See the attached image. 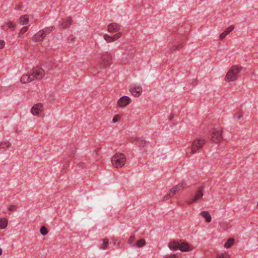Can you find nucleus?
<instances>
[{"instance_id": "nucleus-1", "label": "nucleus", "mask_w": 258, "mask_h": 258, "mask_svg": "<svg viewBox=\"0 0 258 258\" xmlns=\"http://www.w3.org/2000/svg\"><path fill=\"white\" fill-rule=\"evenodd\" d=\"M44 75L45 72L43 69L36 67L34 68L29 74L23 75L21 78V82L25 84L35 80H40L44 76Z\"/></svg>"}, {"instance_id": "nucleus-2", "label": "nucleus", "mask_w": 258, "mask_h": 258, "mask_svg": "<svg viewBox=\"0 0 258 258\" xmlns=\"http://www.w3.org/2000/svg\"><path fill=\"white\" fill-rule=\"evenodd\" d=\"M126 160V157L123 154L116 153L111 157V162L114 167L120 168L124 166Z\"/></svg>"}, {"instance_id": "nucleus-3", "label": "nucleus", "mask_w": 258, "mask_h": 258, "mask_svg": "<svg viewBox=\"0 0 258 258\" xmlns=\"http://www.w3.org/2000/svg\"><path fill=\"white\" fill-rule=\"evenodd\" d=\"M241 67L238 66H233L227 72L225 80L226 81H233L237 79L238 73L241 71Z\"/></svg>"}, {"instance_id": "nucleus-4", "label": "nucleus", "mask_w": 258, "mask_h": 258, "mask_svg": "<svg viewBox=\"0 0 258 258\" xmlns=\"http://www.w3.org/2000/svg\"><path fill=\"white\" fill-rule=\"evenodd\" d=\"M222 130L220 127L213 128L210 131L211 139L213 142L219 143L223 140Z\"/></svg>"}, {"instance_id": "nucleus-5", "label": "nucleus", "mask_w": 258, "mask_h": 258, "mask_svg": "<svg viewBox=\"0 0 258 258\" xmlns=\"http://www.w3.org/2000/svg\"><path fill=\"white\" fill-rule=\"evenodd\" d=\"M205 143V140L204 139L197 138L195 139L191 144L190 154H194L198 152L203 147Z\"/></svg>"}, {"instance_id": "nucleus-6", "label": "nucleus", "mask_w": 258, "mask_h": 258, "mask_svg": "<svg viewBox=\"0 0 258 258\" xmlns=\"http://www.w3.org/2000/svg\"><path fill=\"white\" fill-rule=\"evenodd\" d=\"M100 56V62L99 64L100 68H104L109 66L111 63L112 56L108 52L102 53Z\"/></svg>"}, {"instance_id": "nucleus-7", "label": "nucleus", "mask_w": 258, "mask_h": 258, "mask_svg": "<svg viewBox=\"0 0 258 258\" xmlns=\"http://www.w3.org/2000/svg\"><path fill=\"white\" fill-rule=\"evenodd\" d=\"M136 52L135 47L130 45L126 47L125 51L123 54L122 59L124 60H128L134 56Z\"/></svg>"}, {"instance_id": "nucleus-8", "label": "nucleus", "mask_w": 258, "mask_h": 258, "mask_svg": "<svg viewBox=\"0 0 258 258\" xmlns=\"http://www.w3.org/2000/svg\"><path fill=\"white\" fill-rule=\"evenodd\" d=\"M43 110V104L41 103H38L32 106L31 109V112L34 116H38Z\"/></svg>"}, {"instance_id": "nucleus-9", "label": "nucleus", "mask_w": 258, "mask_h": 258, "mask_svg": "<svg viewBox=\"0 0 258 258\" xmlns=\"http://www.w3.org/2000/svg\"><path fill=\"white\" fill-rule=\"evenodd\" d=\"M203 196V191L201 190H199L196 192L194 198L190 200L187 201L186 203L187 204L190 205L194 203L199 202L202 199Z\"/></svg>"}, {"instance_id": "nucleus-10", "label": "nucleus", "mask_w": 258, "mask_h": 258, "mask_svg": "<svg viewBox=\"0 0 258 258\" xmlns=\"http://www.w3.org/2000/svg\"><path fill=\"white\" fill-rule=\"evenodd\" d=\"M179 249L182 252H187L194 249V246L189 245V244L185 241L179 243Z\"/></svg>"}, {"instance_id": "nucleus-11", "label": "nucleus", "mask_w": 258, "mask_h": 258, "mask_svg": "<svg viewBox=\"0 0 258 258\" xmlns=\"http://www.w3.org/2000/svg\"><path fill=\"white\" fill-rule=\"evenodd\" d=\"M130 141L132 143H136L137 145L140 148L144 147L146 144V141L144 140L139 139L137 137L132 138L130 139Z\"/></svg>"}, {"instance_id": "nucleus-12", "label": "nucleus", "mask_w": 258, "mask_h": 258, "mask_svg": "<svg viewBox=\"0 0 258 258\" xmlns=\"http://www.w3.org/2000/svg\"><path fill=\"white\" fill-rule=\"evenodd\" d=\"M130 91L134 96L139 97L141 95L142 88L140 86L131 87Z\"/></svg>"}, {"instance_id": "nucleus-13", "label": "nucleus", "mask_w": 258, "mask_h": 258, "mask_svg": "<svg viewBox=\"0 0 258 258\" xmlns=\"http://www.w3.org/2000/svg\"><path fill=\"white\" fill-rule=\"evenodd\" d=\"M131 101L130 98H119L117 101V105L121 107H124L128 105Z\"/></svg>"}, {"instance_id": "nucleus-14", "label": "nucleus", "mask_w": 258, "mask_h": 258, "mask_svg": "<svg viewBox=\"0 0 258 258\" xmlns=\"http://www.w3.org/2000/svg\"><path fill=\"white\" fill-rule=\"evenodd\" d=\"M72 18L69 17L65 19H62V22L60 24L61 27L63 29L69 28L72 25Z\"/></svg>"}, {"instance_id": "nucleus-15", "label": "nucleus", "mask_w": 258, "mask_h": 258, "mask_svg": "<svg viewBox=\"0 0 258 258\" xmlns=\"http://www.w3.org/2000/svg\"><path fill=\"white\" fill-rule=\"evenodd\" d=\"M41 30L39 31L38 33L35 34L32 37V40L34 42H38L42 40V39L45 37V35L43 34Z\"/></svg>"}, {"instance_id": "nucleus-16", "label": "nucleus", "mask_w": 258, "mask_h": 258, "mask_svg": "<svg viewBox=\"0 0 258 258\" xmlns=\"http://www.w3.org/2000/svg\"><path fill=\"white\" fill-rule=\"evenodd\" d=\"M119 30V26L118 24L114 23L108 26V31L110 33L115 32Z\"/></svg>"}, {"instance_id": "nucleus-17", "label": "nucleus", "mask_w": 258, "mask_h": 258, "mask_svg": "<svg viewBox=\"0 0 258 258\" xmlns=\"http://www.w3.org/2000/svg\"><path fill=\"white\" fill-rule=\"evenodd\" d=\"M179 242L177 241H172L168 243V247L172 250H176L179 249Z\"/></svg>"}, {"instance_id": "nucleus-18", "label": "nucleus", "mask_w": 258, "mask_h": 258, "mask_svg": "<svg viewBox=\"0 0 258 258\" xmlns=\"http://www.w3.org/2000/svg\"><path fill=\"white\" fill-rule=\"evenodd\" d=\"M234 26L231 25L228 27L223 33L220 35V38L223 39L230 32L234 29Z\"/></svg>"}, {"instance_id": "nucleus-19", "label": "nucleus", "mask_w": 258, "mask_h": 258, "mask_svg": "<svg viewBox=\"0 0 258 258\" xmlns=\"http://www.w3.org/2000/svg\"><path fill=\"white\" fill-rule=\"evenodd\" d=\"M200 214L205 219L206 222L209 223L211 221L212 218L208 211H202Z\"/></svg>"}, {"instance_id": "nucleus-20", "label": "nucleus", "mask_w": 258, "mask_h": 258, "mask_svg": "<svg viewBox=\"0 0 258 258\" xmlns=\"http://www.w3.org/2000/svg\"><path fill=\"white\" fill-rule=\"evenodd\" d=\"M11 143L8 140H4L0 143V149H6L11 147Z\"/></svg>"}, {"instance_id": "nucleus-21", "label": "nucleus", "mask_w": 258, "mask_h": 258, "mask_svg": "<svg viewBox=\"0 0 258 258\" xmlns=\"http://www.w3.org/2000/svg\"><path fill=\"white\" fill-rule=\"evenodd\" d=\"M8 224V219L5 218H0V229H5Z\"/></svg>"}, {"instance_id": "nucleus-22", "label": "nucleus", "mask_w": 258, "mask_h": 258, "mask_svg": "<svg viewBox=\"0 0 258 258\" xmlns=\"http://www.w3.org/2000/svg\"><path fill=\"white\" fill-rule=\"evenodd\" d=\"M29 22V19L26 15H22L19 19V22L21 25L27 24Z\"/></svg>"}, {"instance_id": "nucleus-23", "label": "nucleus", "mask_w": 258, "mask_h": 258, "mask_svg": "<svg viewBox=\"0 0 258 258\" xmlns=\"http://www.w3.org/2000/svg\"><path fill=\"white\" fill-rule=\"evenodd\" d=\"M234 243V239L233 238H230L225 243L224 247L226 248H229L233 245Z\"/></svg>"}, {"instance_id": "nucleus-24", "label": "nucleus", "mask_w": 258, "mask_h": 258, "mask_svg": "<svg viewBox=\"0 0 258 258\" xmlns=\"http://www.w3.org/2000/svg\"><path fill=\"white\" fill-rule=\"evenodd\" d=\"M216 258H232L231 255L227 252H219L216 255Z\"/></svg>"}, {"instance_id": "nucleus-25", "label": "nucleus", "mask_w": 258, "mask_h": 258, "mask_svg": "<svg viewBox=\"0 0 258 258\" xmlns=\"http://www.w3.org/2000/svg\"><path fill=\"white\" fill-rule=\"evenodd\" d=\"M146 242L144 239H140L136 241L135 245L133 246H136L137 247H142L145 245Z\"/></svg>"}, {"instance_id": "nucleus-26", "label": "nucleus", "mask_w": 258, "mask_h": 258, "mask_svg": "<svg viewBox=\"0 0 258 258\" xmlns=\"http://www.w3.org/2000/svg\"><path fill=\"white\" fill-rule=\"evenodd\" d=\"M55 27L54 26H50L49 27H46L42 30H41L42 33H43L44 35H45V36H46V35L49 34L51 31H52L54 29Z\"/></svg>"}, {"instance_id": "nucleus-27", "label": "nucleus", "mask_w": 258, "mask_h": 258, "mask_svg": "<svg viewBox=\"0 0 258 258\" xmlns=\"http://www.w3.org/2000/svg\"><path fill=\"white\" fill-rule=\"evenodd\" d=\"M102 244L100 245V247L103 249H106L109 245V241L107 239L105 238L102 240Z\"/></svg>"}, {"instance_id": "nucleus-28", "label": "nucleus", "mask_w": 258, "mask_h": 258, "mask_svg": "<svg viewBox=\"0 0 258 258\" xmlns=\"http://www.w3.org/2000/svg\"><path fill=\"white\" fill-rule=\"evenodd\" d=\"M16 26V25L12 21H9L6 25H4L2 26L3 29H5L6 27H7L8 28L13 30Z\"/></svg>"}, {"instance_id": "nucleus-29", "label": "nucleus", "mask_w": 258, "mask_h": 258, "mask_svg": "<svg viewBox=\"0 0 258 258\" xmlns=\"http://www.w3.org/2000/svg\"><path fill=\"white\" fill-rule=\"evenodd\" d=\"M181 190V189H180V188H179V185L177 184V185H176L174 186L170 190V192L172 193V195H174L177 194L178 192H179Z\"/></svg>"}, {"instance_id": "nucleus-30", "label": "nucleus", "mask_w": 258, "mask_h": 258, "mask_svg": "<svg viewBox=\"0 0 258 258\" xmlns=\"http://www.w3.org/2000/svg\"><path fill=\"white\" fill-rule=\"evenodd\" d=\"M181 190V189H180V188H179V185L177 184V185H176L174 186L170 190V192L172 193V195H174L177 194L178 192H179Z\"/></svg>"}, {"instance_id": "nucleus-31", "label": "nucleus", "mask_w": 258, "mask_h": 258, "mask_svg": "<svg viewBox=\"0 0 258 258\" xmlns=\"http://www.w3.org/2000/svg\"><path fill=\"white\" fill-rule=\"evenodd\" d=\"M219 226L221 228L226 230L228 228V224L225 221H222L219 223Z\"/></svg>"}, {"instance_id": "nucleus-32", "label": "nucleus", "mask_w": 258, "mask_h": 258, "mask_svg": "<svg viewBox=\"0 0 258 258\" xmlns=\"http://www.w3.org/2000/svg\"><path fill=\"white\" fill-rule=\"evenodd\" d=\"M103 37L107 42H112L114 41L112 36H110L108 34H104Z\"/></svg>"}, {"instance_id": "nucleus-33", "label": "nucleus", "mask_w": 258, "mask_h": 258, "mask_svg": "<svg viewBox=\"0 0 258 258\" xmlns=\"http://www.w3.org/2000/svg\"><path fill=\"white\" fill-rule=\"evenodd\" d=\"M187 182L185 180H182L179 184H178L179 188H180L181 190L184 188Z\"/></svg>"}, {"instance_id": "nucleus-34", "label": "nucleus", "mask_w": 258, "mask_h": 258, "mask_svg": "<svg viewBox=\"0 0 258 258\" xmlns=\"http://www.w3.org/2000/svg\"><path fill=\"white\" fill-rule=\"evenodd\" d=\"M135 239H136V237H135V235H131L129 237L128 240V244L132 245L133 246V244L134 243Z\"/></svg>"}, {"instance_id": "nucleus-35", "label": "nucleus", "mask_w": 258, "mask_h": 258, "mask_svg": "<svg viewBox=\"0 0 258 258\" xmlns=\"http://www.w3.org/2000/svg\"><path fill=\"white\" fill-rule=\"evenodd\" d=\"M40 233L43 235H45L48 233V230L45 226H42L40 228Z\"/></svg>"}, {"instance_id": "nucleus-36", "label": "nucleus", "mask_w": 258, "mask_h": 258, "mask_svg": "<svg viewBox=\"0 0 258 258\" xmlns=\"http://www.w3.org/2000/svg\"><path fill=\"white\" fill-rule=\"evenodd\" d=\"M173 195H172V193L170 192V191H169L168 193L166 194L163 198V201H167Z\"/></svg>"}, {"instance_id": "nucleus-37", "label": "nucleus", "mask_w": 258, "mask_h": 258, "mask_svg": "<svg viewBox=\"0 0 258 258\" xmlns=\"http://www.w3.org/2000/svg\"><path fill=\"white\" fill-rule=\"evenodd\" d=\"M120 118L121 116L119 115L116 114L114 116V117L112 118V122L113 123H115L120 120Z\"/></svg>"}, {"instance_id": "nucleus-38", "label": "nucleus", "mask_w": 258, "mask_h": 258, "mask_svg": "<svg viewBox=\"0 0 258 258\" xmlns=\"http://www.w3.org/2000/svg\"><path fill=\"white\" fill-rule=\"evenodd\" d=\"M164 258H178L177 254L174 253L170 255H166L164 256Z\"/></svg>"}, {"instance_id": "nucleus-39", "label": "nucleus", "mask_w": 258, "mask_h": 258, "mask_svg": "<svg viewBox=\"0 0 258 258\" xmlns=\"http://www.w3.org/2000/svg\"><path fill=\"white\" fill-rule=\"evenodd\" d=\"M68 40L69 42L72 43L74 42L75 37L73 35H71L69 36Z\"/></svg>"}, {"instance_id": "nucleus-40", "label": "nucleus", "mask_w": 258, "mask_h": 258, "mask_svg": "<svg viewBox=\"0 0 258 258\" xmlns=\"http://www.w3.org/2000/svg\"><path fill=\"white\" fill-rule=\"evenodd\" d=\"M242 116V114L241 113H238L234 115V118L235 120L240 119Z\"/></svg>"}, {"instance_id": "nucleus-41", "label": "nucleus", "mask_w": 258, "mask_h": 258, "mask_svg": "<svg viewBox=\"0 0 258 258\" xmlns=\"http://www.w3.org/2000/svg\"><path fill=\"white\" fill-rule=\"evenodd\" d=\"M16 209H17L16 206L12 205L9 207L8 210L9 211L12 212V211H15L16 210Z\"/></svg>"}, {"instance_id": "nucleus-42", "label": "nucleus", "mask_w": 258, "mask_h": 258, "mask_svg": "<svg viewBox=\"0 0 258 258\" xmlns=\"http://www.w3.org/2000/svg\"><path fill=\"white\" fill-rule=\"evenodd\" d=\"M121 36V33H118L112 36L114 41L119 39Z\"/></svg>"}, {"instance_id": "nucleus-43", "label": "nucleus", "mask_w": 258, "mask_h": 258, "mask_svg": "<svg viewBox=\"0 0 258 258\" xmlns=\"http://www.w3.org/2000/svg\"><path fill=\"white\" fill-rule=\"evenodd\" d=\"M28 30L27 27H23L20 31L19 34H22L25 33Z\"/></svg>"}, {"instance_id": "nucleus-44", "label": "nucleus", "mask_w": 258, "mask_h": 258, "mask_svg": "<svg viewBox=\"0 0 258 258\" xmlns=\"http://www.w3.org/2000/svg\"><path fill=\"white\" fill-rule=\"evenodd\" d=\"M182 47V44H180L179 45H175L173 47V49L174 50H177V49H179Z\"/></svg>"}, {"instance_id": "nucleus-45", "label": "nucleus", "mask_w": 258, "mask_h": 258, "mask_svg": "<svg viewBox=\"0 0 258 258\" xmlns=\"http://www.w3.org/2000/svg\"><path fill=\"white\" fill-rule=\"evenodd\" d=\"M5 45V42L4 40H0V49L3 48Z\"/></svg>"}, {"instance_id": "nucleus-46", "label": "nucleus", "mask_w": 258, "mask_h": 258, "mask_svg": "<svg viewBox=\"0 0 258 258\" xmlns=\"http://www.w3.org/2000/svg\"><path fill=\"white\" fill-rule=\"evenodd\" d=\"M197 84L198 83H197V81L196 80H194L192 81V85L195 86V85H197Z\"/></svg>"}, {"instance_id": "nucleus-47", "label": "nucleus", "mask_w": 258, "mask_h": 258, "mask_svg": "<svg viewBox=\"0 0 258 258\" xmlns=\"http://www.w3.org/2000/svg\"><path fill=\"white\" fill-rule=\"evenodd\" d=\"M3 253V250L2 248H0V255L2 254Z\"/></svg>"}, {"instance_id": "nucleus-48", "label": "nucleus", "mask_w": 258, "mask_h": 258, "mask_svg": "<svg viewBox=\"0 0 258 258\" xmlns=\"http://www.w3.org/2000/svg\"><path fill=\"white\" fill-rule=\"evenodd\" d=\"M173 118L172 116H170L169 119H171Z\"/></svg>"}, {"instance_id": "nucleus-49", "label": "nucleus", "mask_w": 258, "mask_h": 258, "mask_svg": "<svg viewBox=\"0 0 258 258\" xmlns=\"http://www.w3.org/2000/svg\"><path fill=\"white\" fill-rule=\"evenodd\" d=\"M122 97H127V96H122Z\"/></svg>"}]
</instances>
